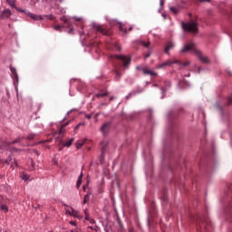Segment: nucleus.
Here are the masks:
<instances>
[{"label": "nucleus", "mask_w": 232, "mask_h": 232, "mask_svg": "<svg viewBox=\"0 0 232 232\" xmlns=\"http://www.w3.org/2000/svg\"><path fill=\"white\" fill-rule=\"evenodd\" d=\"M181 26L184 32H188V34H198V23L193 19L184 23L181 22Z\"/></svg>", "instance_id": "obj_1"}, {"label": "nucleus", "mask_w": 232, "mask_h": 232, "mask_svg": "<svg viewBox=\"0 0 232 232\" xmlns=\"http://www.w3.org/2000/svg\"><path fill=\"white\" fill-rule=\"evenodd\" d=\"M111 59H112V61H115L117 64H120L119 66H121V64H123V68H128L131 61L130 58H128V56L124 55H112L111 56Z\"/></svg>", "instance_id": "obj_2"}, {"label": "nucleus", "mask_w": 232, "mask_h": 232, "mask_svg": "<svg viewBox=\"0 0 232 232\" xmlns=\"http://www.w3.org/2000/svg\"><path fill=\"white\" fill-rule=\"evenodd\" d=\"M188 52H193V53H198V51L195 47V44H193V43L187 44L180 50V53H188Z\"/></svg>", "instance_id": "obj_3"}, {"label": "nucleus", "mask_w": 232, "mask_h": 232, "mask_svg": "<svg viewBox=\"0 0 232 232\" xmlns=\"http://www.w3.org/2000/svg\"><path fill=\"white\" fill-rule=\"evenodd\" d=\"M138 72H142L143 75H150V77H157V72H153L152 70L148 69V67H142L138 65L136 67Z\"/></svg>", "instance_id": "obj_4"}, {"label": "nucleus", "mask_w": 232, "mask_h": 232, "mask_svg": "<svg viewBox=\"0 0 232 232\" xmlns=\"http://www.w3.org/2000/svg\"><path fill=\"white\" fill-rule=\"evenodd\" d=\"M111 130V121H105L100 129L102 135L104 136L108 135Z\"/></svg>", "instance_id": "obj_5"}, {"label": "nucleus", "mask_w": 232, "mask_h": 232, "mask_svg": "<svg viewBox=\"0 0 232 232\" xmlns=\"http://www.w3.org/2000/svg\"><path fill=\"white\" fill-rule=\"evenodd\" d=\"M3 164H11V168H17V160L13 156H9L8 160H1Z\"/></svg>", "instance_id": "obj_6"}, {"label": "nucleus", "mask_w": 232, "mask_h": 232, "mask_svg": "<svg viewBox=\"0 0 232 232\" xmlns=\"http://www.w3.org/2000/svg\"><path fill=\"white\" fill-rule=\"evenodd\" d=\"M177 63H180V61H179V60H176V61L168 60L167 62H164L163 63L158 65V68L159 69L168 68V66H171V64H177Z\"/></svg>", "instance_id": "obj_7"}, {"label": "nucleus", "mask_w": 232, "mask_h": 232, "mask_svg": "<svg viewBox=\"0 0 232 232\" xmlns=\"http://www.w3.org/2000/svg\"><path fill=\"white\" fill-rule=\"evenodd\" d=\"M94 30H96V32H99L100 34H102V35H110V31L102 27V25L94 26Z\"/></svg>", "instance_id": "obj_8"}, {"label": "nucleus", "mask_w": 232, "mask_h": 232, "mask_svg": "<svg viewBox=\"0 0 232 232\" xmlns=\"http://www.w3.org/2000/svg\"><path fill=\"white\" fill-rule=\"evenodd\" d=\"M10 15H12V11L10 9H5L0 15V19H8Z\"/></svg>", "instance_id": "obj_9"}, {"label": "nucleus", "mask_w": 232, "mask_h": 232, "mask_svg": "<svg viewBox=\"0 0 232 232\" xmlns=\"http://www.w3.org/2000/svg\"><path fill=\"white\" fill-rule=\"evenodd\" d=\"M198 55V59L203 63L204 64H209V58L202 55L200 52L197 53Z\"/></svg>", "instance_id": "obj_10"}, {"label": "nucleus", "mask_w": 232, "mask_h": 232, "mask_svg": "<svg viewBox=\"0 0 232 232\" xmlns=\"http://www.w3.org/2000/svg\"><path fill=\"white\" fill-rule=\"evenodd\" d=\"M28 17H31L34 21H43V16L34 14V13H27Z\"/></svg>", "instance_id": "obj_11"}, {"label": "nucleus", "mask_w": 232, "mask_h": 232, "mask_svg": "<svg viewBox=\"0 0 232 232\" xmlns=\"http://www.w3.org/2000/svg\"><path fill=\"white\" fill-rule=\"evenodd\" d=\"M10 70H11L13 79L19 81V75L17 74V70H15L14 67H10Z\"/></svg>", "instance_id": "obj_12"}, {"label": "nucleus", "mask_w": 232, "mask_h": 232, "mask_svg": "<svg viewBox=\"0 0 232 232\" xmlns=\"http://www.w3.org/2000/svg\"><path fill=\"white\" fill-rule=\"evenodd\" d=\"M106 148H108V141H102L101 143V150H102V155H104V152L106 151Z\"/></svg>", "instance_id": "obj_13"}, {"label": "nucleus", "mask_w": 232, "mask_h": 232, "mask_svg": "<svg viewBox=\"0 0 232 232\" xmlns=\"http://www.w3.org/2000/svg\"><path fill=\"white\" fill-rule=\"evenodd\" d=\"M175 45L173 44V43H169L166 47H165V53L169 54V51L171 50V48H173Z\"/></svg>", "instance_id": "obj_14"}, {"label": "nucleus", "mask_w": 232, "mask_h": 232, "mask_svg": "<svg viewBox=\"0 0 232 232\" xmlns=\"http://www.w3.org/2000/svg\"><path fill=\"white\" fill-rule=\"evenodd\" d=\"M70 124V121H67L66 123H64L63 125H62V127L60 128V130H59V135H63L64 134V132L66 131V130H64V128L66 126H68Z\"/></svg>", "instance_id": "obj_15"}, {"label": "nucleus", "mask_w": 232, "mask_h": 232, "mask_svg": "<svg viewBox=\"0 0 232 232\" xmlns=\"http://www.w3.org/2000/svg\"><path fill=\"white\" fill-rule=\"evenodd\" d=\"M72 217H74L75 218H79V220H81V218H82V217L81 216L79 211H77L75 209H72Z\"/></svg>", "instance_id": "obj_16"}, {"label": "nucleus", "mask_w": 232, "mask_h": 232, "mask_svg": "<svg viewBox=\"0 0 232 232\" xmlns=\"http://www.w3.org/2000/svg\"><path fill=\"white\" fill-rule=\"evenodd\" d=\"M122 74H121V72L119 71V67L115 68V80L119 81L121 79Z\"/></svg>", "instance_id": "obj_17"}, {"label": "nucleus", "mask_w": 232, "mask_h": 232, "mask_svg": "<svg viewBox=\"0 0 232 232\" xmlns=\"http://www.w3.org/2000/svg\"><path fill=\"white\" fill-rule=\"evenodd\" d=\"M84 142H86V140H79L76 142V148L77 150L82 148L84 146Z\"/></svg>", "instance_id": "obj_18"}, {"label": "nucleus", "mask_w": 232, "mask_h": 232, "mask_svg": "<svg viewBox=\"0 0 232 232\" xmlns=\"http://www.w3.org/2000/svg\"><path fill=\"white\" fill-rule=\"evenodd\" d=\"M90 195H92V192H88L83 198V204H88L90 202Z\"/></svg>", "instance_id": "obj_19"}, {"label": "nucleus", "mask_w": 232, "mask_h": 232, "mask_svg": "<svg viewBox=\"0 0 232 232\" xmlns=\"http://www.w3.org/2000/svg\"><path fill=\"white\" fill-rule=\"evenodd\" d=\"M21 140H24V137L19 136L13 142H11V144H17V142H21Z\"/></svg>", "instance_id": "obj_20"}, {"label": "nucleus", "mask_w": 232, "mask_h": 232, "mask_svg": "<svg viewBox=\"0 0 232 232\" xmlns=\"http://www.w3.org/2000/svg\"><path fill=\"white\" fill-rule=\"evenodd\" d=\"M81 184H82V173H81L80 177L78 178L76 186L77 188H81Z\"/></svg>", "instance_id": "obj_21"}, {"label": "nucleus", "mask_w": 232, "mask_h": 232, "mask_svg": "<svg viewBox=\"0 0 232 232\" xmlns=\"http://www.w3.org/2000/svg\"><path fill=\"white\" fill-rule=\"evenodd\" d=\"M72 144H73V138L70 139L67 142H65L63 146H65L66 148H70Z\"/></svg>", "instance_id": "obj_22"}, {"label": "nucleus", "mask_w": 232, "mask_h": 232, "mask_svg": "<svg viewBox=\"0 0 232 232\" xmlns=\"http://www.w3.org/2000/svg\"><path fill=\"white\" fill-rule=\"evenodd\" d=\"M200 222H202V219L200 218H198L196 219V226L197 227H199L200 229H202V225L200 224Z\"/></svg>", "instance_id": "obj_23"}, {"label": "nucleus", "mask_w": 232, "mask_h": 232, "mask_svg": "<svg viewBox=\"0 0 232 232\" xmlns=\"http://www.w3.org/2000/svg\"><path fill=\"white\" fill-rule=\"evenodd\" d=\"M120 30H121V32H123L124 34H128V29L122 24H120Z\"/></svg>", "instance_id": "obj_24"}, {"label": "nucleus", "mask_w": 232, "mask_h": 232, "mask_svg": "<svg viewBox=\"0 0 232 232\" xmlns=\"http://www.w3.org/2000/svg\"><path fill=\"white\" fill-rule=\"evenodd\" d=\"M61 21L64 22V24H67V26H70V20H68V18H66V16H63L61 18Z\"/></svg>", "instance_id": "obj_25"}, {"label": "nucleus", "mask_w": 232, "mask_h": 232, "mask_svg": "<svg viewBox=\"0 0 232 232\" xmlns=\"http://www.w3.org/2000/svg\"><path fill=\"white\" fill-rule=\"evenodd\" d=\"M0 209L4 211V213H8V207L6 205H1Z\"/></svg>", "instance_id": "obj_26"}, {"label": "nucleus", "mask_w": 232, "mask_h": 232, "mask_svg": "<svg viewBox=\"0 0 232 232\" xmlns=\"http://www.w3.org/2000/svg\"><path fill=\"white\" fill-rule=\"evenodd\" d=\"M140 44L145 48H150V42L140 41Z\"/></svg>", "instance_id": "obj_27"}, {"label": "nucleus", "mask_w": 232, "mask_h": 232, "mask_svg": "<svg viewBox=\"0 0 232 232\" xmlns=\"http://www.w3.org/2000/svg\"><path fill=\"white\" fill-rule=\"evenodd\" d=\"M21 179H22V180H25L26 181V180H28L30 179V176L28 174L23 173L21 175Z\"/></svg>", "instance_id": "obj_28"}, {"label": "nucleus", "mask_w": 232, "mask_h": 232, "mask_svg": "<svg viewBox=\"0 0 232 232\" xmlns=\"http://www.w3.org/2000/svg\"><path fill=\"white\" fill-rule=\"evenodd\" d=\"M170 12H172V14L177 15V14H179V8H177V7H170Z\"/></svg>", "instance_id": "obj_29"}, {"label": "nucleus", "mask_w": 232, "mask_h": 232, "mask_svg": "<svg viewBox=\"0 0 232 232\" xmlns=\"http://www.w3.org/2000/svg\"><path fill=\"white\" fill-rule=\"evenodd\" d=\"M177 64H179L180 66H189L190 63L189 61L186 62V63H182V62H179V63H177Z\"/></svg>", "instance_id": "obj_30"}, {"label": "nucleus", "mask_w": 232, "mask_h": 232, "mask_svg": "<svg viewBox=\"0 0 232 232\" xmlns=\"http://www.w3.org/2000/svg\"><path fill=\"white\" fill-rule=\"evenodd\" d=\"M34 139H35V134L34 133H30L27 137L28 140H34Z\"/></svg>", "instance_id": "obj_31"}, {"label": "nucleus", "mask_w": 232, "mask_h": 232, "mask_svg": "<svg viewBox=\"0 0 232 232\" xmlns=\"http://www.w3.org/2000/svg\"><path fill=\"white\" fill-rule=\"evenodd\" d=\"M7 3L10 6H15V0H7Z\"/></svg>", "instance_id": "obj_32"}, {"label": "nucleus", "mask_w": 232, "mask_h": 232, "mask_svg": "<svg viewBox=\"0 0 232 232\" xmlns=\"http://www.w3.org/2000/svg\"><path fill=\"white\" fill-rule=\"evenodd\" d=\"M108 95V92H101L96 94V97H106Z\"/></svg>", "instance_id": "obj_33"}, {"label": "nucleus", "mask_w": 232, "mask_h": 232, "mask_svg": "<svg viewBox=\"0 0 232 232\" xmlns=\"http://www.w3.org/2000/svg\"><path fill=\"white\" fill-rule=\"evenodd\" d=\"M84 215H85V220H90L91 218H90V215H88V210H84Z\"/></svg>", "instance_id": "obj_34"}, {"label": "nucleus", "mask_w": 232, "mask_h": 232, "mask_svg": "<svg viewBox=\"0 0 232 232\" xmlns=\"http://www.w3.org/2000/svg\"><path fill=\"white\" fill-rule=\"evenodd\" d=\"M44 17H46L47 19H49V21H53V19H55V17H54L53 14L44 15Z\"/></svg>", "instance_id": "obj_35"}, {"label": "nucleus", "mask_w": 232, "mask_h": 232, "mask_svg": "<svg viewBox=\"0 0 232 232\" xmlns=\"http://www.w3.org/2000/svg\"><path fill=\"white\" fill-rule=\"evenodd\" d=\"M62 28H63V25L54 26V30H56L57 32H61Z\"/></svg>", "instance_id": "obj_36"}, {"label": "nucleus", "mask_w": 232, "mask_h": 232, "mask_svg": "<svg viewBox=\"0 0 232 232\" xmlns=\"http://www.w3.org/2000/svg\"><path fill=\"white\" fill-rule=\"evenodd\" d=\"M81 126H84V123H79L77 126L74 127V131H77Z\"/></svg>", "instance_id": "obj_37"}, {"label": "nucleus", "mask_w": 232, "mask_h": 232, "mask_svg": "<svg viewBox=\"0 0 232 232\" xmlns=\"http://www.w3.org/2000/svg\"><path fill=\"white\" fill-rule=\"evenodd\" d=\"M227 104L228 106L232 104V96L227 99Z\"/></svg>", "instance_id": "obj_38"}, {"label": "nucleus", "mask_w": 232, "mask_h": 232, "mask_svg": "<svg viewBox=\"0 0 232 232\" xmlns=\"http://www.w3.org/2000/svg\"><path fill=\"white\" fill-rule=\"evenodd\" d=\"M16 151H19V150L15 149V148H13L11 150V153H15Z\"/></svg>", "instance_id": "obj_39"}, {"label": "nucleus", "mask_w": 232, "mask_h": 232, "mask_svg": "<svg viewBox=\"0 0 232 232\" xmlns=\"http://www.w3.org/2000/svg\"><path fill=\"white\" fill-rule=\"evenodd\" d=\"M89 222H90V224H95V219L91 218V219H89Z\"/></svg>", "instance_id": "obj_40"}, {"label": "nucleus", "mask_w": 232, "mask_h": 232, "mask_svg": "<svg viewBox=\"0 0 232 232\" xmlns=\"http://www.w3.org/2000/svg\"><path fill=\"white\" fill-rule=\"evenodd\" d=\"M160 6L162 8V6H164V0H160Z\"/></svg>", "instance_id": "obj_41"}, {"label": "nucleus", "mask_w": 232, "mask_h": 232, "mask_svg": "<svg viewBox=\"0 0 232 232\" xmlns=\"http://www.w3.org/2000/svg\"><path fill=\"white\" fill-rule=\"evenodd\" d=\"M66 213H67V215H70L71 217L72 215V211H70V210H66Z\"/></svg>", "instance_id": "obj_42"}, {"label": "nucleus", "mask_w": 232, "mask_h": 232, "mask_svg": "<svg viewBox=\"0 0 232 232\" xmlns=\"http://www.w3.org/2000/svg\"><path fill=\"white\" fill-rule=\"evenodd\" d=\"M92 230H94L95 232L99 231V227L95 226Z\"/></svg>", "instance_id": "obj_43"}, {"label": "nucleus", "mask_w": 232, "mask_h": 232, "mask_svg": "<svg viewBox=\"0 0 232 232\" xmlns=\"http://www.w3.org/2000/svg\"><path fill=\"white\" fill-rule=\"evenodd\" d=\"M200 72H202V68L198 67V73H200Z\"/></svg>", "instance_id": "obj_44"}, {"label": "nucleus", "mask_w": 232, "mask_h": 232, "mask_svg": "<svg viewBox=\"0 0 232 232\" xmlns=\"http://www.w3.org/2000/svg\"><path fill=\"white\" fill-rule=\"evenodd\" d=\"M34 153H35V155H39V151H37V150H34Z\"/></svg>", "instance_id": "obj_45"}, {"label": "nucleus", "mask_w": 232, "mask_h": 232, "mask_svg": "<svg viewBox=\"0 0 232 232\" xmlns=\"http://www.w3.org/2000/svg\"><path fill=\"white\" fill-rule=\"evenodd\" d=\"M31 164H32V169H34V160H31Z\"/></svg>", "instance_id": "obj_46"}, {"label": "nucleus", "mask_w": 232, "mask_h": 232, "mask_svg": "<svg viewBox=\"0 0 232 232\" xmlns=\"http://www.w3.org/2000/svg\"><path fill=\"white\" fill-rule=\"evenodd\" d=\"M70 224H71L72 226H75V221H71Z\"/></svg>", "instance_id": "obj_47"}, {"label": "nucleus", "mask_w": 232, "mask_h": 232, "mask_svg": "<svg viewBox=\"0 0 232 232\" xmlns=\"http://www.w3.org/2000/svg\"><path fill=\"white\" fill-rule=\"evenodd\" d=\"M201 3H204V1L209 2L211 0H199Z\"/></svg>", "instance_id": "obj_48"}, {"label": "nucleus", "mask_w": 232, "mask_h": 232, "mask_svg": "<svg viewBox=\"0 0 232 232\" xmlns=\"http://www.w3.org/2000/svg\"><path fill=\"white\" fill-rule=\"evenodd\" d=\"M133 30V27L129 28V32H131Z\"/></svg>", "instance_id": "obj_49"}, {"label": "nucleus", "mask_w": 232, "mask_h": 232, "mask_svg": "<svg viewBox=\"0 0 232 232\" xmlns=\"http://www.w3.org/2000/svg\"><path fill=\"white\" fill-rule=\"evenodd\" d=\"M71 232H80V231L75 229V230H71Z\"/></svg>", "instance_id": "obj_50"}, {"label": "nucleus", "mask_w": 232, "mask_h": 232, "mask_svg": "<svg viewBox=\"0 0 232 232\" xmlns=\"http://www.w3.org/2000/svg\"><path fill=\"white\" fill-rule=\"evenodd\" d=\"M83 191H86V185L83 186Z\"/></svg>", "instance_id": "obj_51"}, {"label": "nucleus", "mask_w": 232, "mask_h": 232, "mask_svg": "<svg viewBox=\"0 0 232 232\" xmlns=\"http://www.w3.org/2000/svg\"><path fill=\"white\" fill-rule=\"evenodd\" d=\"M145 57H146V59H148V57H150V54H146Z\"/></svg>", "instance_id": "obj_52"}, {"label": "nucleus", "mask_w": 232, "mask_h": 232, "mask_svg": "<svg viewBox=\"0 0 232 232\" xmlns=\"http://www.w3.org/2000/svg\"><path fill=\"white\" fill-rule=\"evenodd\" d=\"M112 100H113V97H111V98H110V101H112Z\"/></svg>", "instance_id": "obj_53"}, {"label": "nucleus", "mask_w": 232, "mask_h": 232, "mask_svg": "<svg viewBox=\"0 0 232 232\" xmlns=\"http://www.w3.org/2000/svg\"><path fill=\"white\" fill-rule=\"evenodd\" d=\"M90 227V229H92L93 230V227Z\"/></svg>", "instance_id": "obj_54"}, {"label": "nucleus", "mask_w": 232, "mask_h": 232, "mask_svg": "<svg viewBox=\"0 0 232 232\" xmlns=\"http://www.w3.org/2000/svg\"><path fill=\"white\" fill-rule=\"evenodd\" d=\"M87 119H91V117H90V116H87Z\"/></svg>", "instance_id": "obj_55"}, {"label": "nucleus", "mask_w": 232, "mask_h": 232, "mask_svg": "<svg viewBox=\"0 0 232 232\" xmlns=\"http://www.w3.org/2000/svg\"><path fill=\"white\" fill-rule=\"evenodd\" d=\"M163 200H166V197L163 198Z\"/></svg>", "instance_id": "obj_56"}, {"label": "nucleus", "mask_w": 232, "mask_h": 232, "mask_svg": "<svg viewBox=\"0 0 232 232\" xmlns=\"http://www.w3.org/2000/svg\"><path fill=\"white\" fill-rule=\"evenodd\" d=\"M0 179H3V176L0 175Z\"/></svg>", "instance_id": "obj_57"}]
</instances>
